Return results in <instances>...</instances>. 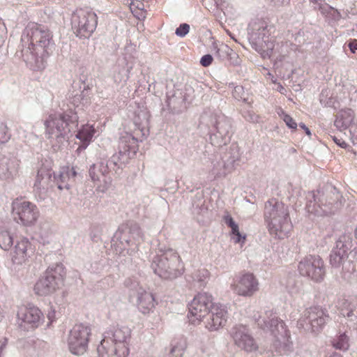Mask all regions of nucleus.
Wrapping results in <instances>:
<instances>
[{
  "label": "nucleus",
  "mask_w": 357,
  "mask_h": 357,
  "mask_svg": "<svg viewBox=\"0 0 357 357\" xmlns=\"http://www.w3.org/2000/svg\"><path fill=\"white\" fill-rule=\"evenodd\" d=\"M134 123L136 127L134 135L124 132L120 137L118 153L113 154L109 160H100L89 167V175L91 181L102 192H105L111 186L112 182L111 174L119 175L121 169V164L128 162L129 159L136 154L138 150V142L142 141L139 139V135L142 137L146 135V130L141 122H138L135 119Z\"/></svg>",
  "instance_id": "nucleus-1"
},
{
  "label": "nucleus",
  "mask_w": 357,
  "mask_h": 357,
  "mask_svg": "<svg viewBox=\"0 0 357 357\" xmlns=\"http://www.w3.org/2000/svg\"><path fill=\"white\" fill-rule=\"evenodd\" d=\"M21 43L24 62L33 70L44 69L54 49L51 31L42 25L29 23L22 34Z\"/></svg>",
  "instance_id": "nucleus-2"
},
{
  "label": "nucleus",
  "mask_w": 357,
  "mask_h": 357,
  "mask_svg": "<svg viewBox=\"0 0 357 357\" xmlns=\"http://www.w3.org/2000/svg\"><path fill=\"white\" fill-rule=\"evenodd\" d=\"M190 314L195 320L203 321L210 331H215L225 326L227 319L226 307L213 302L211 294L202 292L196 295L188 305Z\"/></svg>",
  "instance_id": "nucleus-3"
},
{
  "label": "nucleus",
  "mask_w": 357,
  "mask_h": 357,
  "mask_svg": "<svg viewBox=\"0 0 357 357\" xmlns=\"http://www.w3.org/2000/svg\"><path fill=\"white\" fill-rule=\"evenodd\" d=\"M252 319L260 328L269 331L273 335V347L278 354H287L292 350L290 332L275 311L266 310L263 314L255 312Z\"/></svg>",
  "instance_id": "nucleus-4"
},
{
  "label": "nucleus",
  "mask_w": 357,
  "mask_h": 357,
  "mask_svg": "<svg viewBox=\"0 0 357 357\" xmlns=\"http://www.w3.org/2000/svg\"><path fill=\"white\" fill-rule=\"evenodd\" d=\"M306 210L317 216L335 214L342 206V196L331 184L325 185L317 192L312 191L306 196Z\"/></svg>",
  "instance_id": "nucleus-5"
},
{
  "label": "nucleus",
  "mask_w": 357,
  "mask_h": 357,
  "mask_svg": "<svg viewBox=\"0 0 357 357\" xmlns=\"http://www.w3.org/2000/svg\"><path fill=\"white\" fill-rule=\"evenodd\" d=\"M264 218L271 234L278 238H284L292 228L287 207L275 199L265 203Z\"/></svg>",
  "instance_id": "nucleus-6"
},
{
  "label": "nucleus",
  "mask_w": 357,
  "mask_h": 357,
  "mask_svg": "<svg viewBox=\"0 0 357 357\" xmlns=\"http://www.w3.org/2000/svg\"><path fill=\"white\" fill-rule=\"evenodd\" d=\"M130 333L127 326L114 328L105 332L97 348L99 357H127L129 354L127 340Z\"/></svg>",
  "instance_id": "nucleus-7"
},
{
  "label": "nucleus",
  "mask_w": 357,
  "mask_h": 357,
  "mask_svg": "<svg viewBox=\"0 0 357 357\" xmlns=\"http://www.w3.org/2000/svg\"><path fill=\"white\" fill-rule=\"evenodd\" d=\"M201 123L208 127L209 139L212 145L222 146L229 142L231 123L224 114H204L201 116Z\"/></svg>",
  "instance_id": "nucleus-8"
},
{
  "label": "nucleus",
  "mask_w": 357,
  "mask_h": 357,
  "mask_svg": "<svg viewBox=\"0 0 357 357\" xmlns=\"http://www.w3.org/2000/svg\"><path fill=\"white\" fill-rule=\"evenodd\" d=\"M78 119L77 112L73 109L50 114L44 123L48 138L53 135L57 138L68 137V135L77 128Z\"/></svg>",
  "instance_id": "nucleus-9"
},
{
  "label": "nucleus",
  "mask_w": 357,
  "mask_h": 357,
  "mask_svg": "<svg viewBox=\"0 0 357 357\" xmlns=\"http://www.w3.org/2000/svg\"><path fill=\"white\" fill-rule=\"evenodd\" d=\"M151 267L160 278L173 280L183 272V266L179 255L173 250H168L161 255H155L152 260Z\"/></svg>",
  "instance_id": "nucleus-10"
},
{
  "label": "nucleus",
  "mask_w": 357,
  "mask_h": 357,
  "mask_svg": "<svg viewBox=\"0 0 357 357\" xmlns=\"http://www.w3.org/2000/svg\"><path fill=\"white\" fill-rule=\"evenodd\" d=\"M273 26L262 19L252 21L248 26V40L252 47L260 54L272 53L275 47L271 37Z\"/></svg>",
  "instance_id": "nucleus-11"
},
{
  "label": "nucleus",
  "mask_w": 357,
  "mask_h": 357,
  "mask_svg": "<svg viewBox=\"0 0 357 357\" xmlns=\"http://www.w3.org/2000/svg\"><path fill=\"white\" fill-rule=\"evenodd\" d=\"M65 275L62 264L49 267L45 275L38 280L34 286L35 293L39 296H47L54 293L62 284Z\"/></svg>",
  "instance_id": "nucleus-12"
},
{
  "label": "nucleus",
  "mask_w": 357,
  "mask_h": 357,
  "mask_svg": "<svg viewBox=\"0 0 357 357\" xmlns=\"http://www.w3.org/2000/svg\"><path fill=\"white\" fill-rule=\"evenodd\" d=\"M125 287L129 290L130 298H135L138 310L143 314L149 313L155 307L153 294L142 287L135 278H128L124 281Z\"/></svg>",
  "instance_id": "nucleus-13"
},
{
  "label": "nucleus",
  "mask_w": 357,
  "mask_h": 357,
  "mask_svg": "<svg viewBox=\"0 0 357 357\" xmlns=\"http://www.w3.org/2000/svg\"><path fill=\"white\" fill-rule=\"evenodd\" d=\"M34 252V247L28 238L23 237L17 240L10 252L9 268L11 271L18 273L24 269Z\"/></svg>",
  "instance_id": "nucleus-14"
},
{
  "label": "nucleus",
  "mask_w": 357,
  "mask_h": 357,
  "mask_svg": "<svg viewBox=\"0 0 357 357\" xmlns=\"http://www.w3.org/2000/svg\"><path fill=\"white\" fill-rule=\"evenodd\" d=\"M98 16L90 9H79L73 16V29L79 38H89L95 31Z\"/></svg>",
  "instance_id": "nucleus-15"
},
{
  "label": "nucleus",
  "mask_w": 357,
  "mask_h": 357,
  "mask_svg": "<svg viewBox=\"0 0 357 357\" xmlns=\"http://www.w3.org/2000/svg\"><path fill=\"white\" fill-rule=\"evenodd\" d=\"M329 319L327 312L318 306L307 308L298 321V327L306 331L319 333Z\"/></svg>",
  "instance_id": "nucleus-16"
},
{
  "label": "nucleus",
  "mask_w": 357,
  "mask_h": 357,
  "mask_svg": "<svg viewBox=\"0 0 357 357\" xmlns=\"http://www.w3.org/2000/svg\"><path fill=\"white\" fill-rule=\"evenodd\" d=\"M301 275L315 282H321L325 276L324 262L318 255H308L302 259L298 265Z\"/></svg>",
  "instance_id": "nucleus-17"
},
{
  "label": "nucleus",
  "mask_w": 357,
  "mask_h": 357,
  "mask_svg": "<svg viewBox=\"0 0 357 357\" xmlns=\"http://www.w3.org/2000/svg\"><path fill=\"white\" fill-rule=\"evenodd\" d=\"M12 215L18 224L29 227L33 225L39 216V211L33 203L15 200L12 204Z\"/></svg>",
  "instance_id": "nucleus-18"
},
{
  "label": "nucleus",
  "mask_w": 357,
  "mask_h": 357,
  "mask_svg": "<svg viewBox=\"0 0 357 357\" xmlns=\"http://www.w3.org/2000/svg\"><path fill=\"white\" fill-rule=\"evenodd\" d=\"M91 328L83 324H76L70 332L68 342L70 352L75 355H82L86 351Z\"/></svg>",
  "instance_id": "nucleus-19"
},
{
  "label": "nucleus",
  "mask_w": 357,
  "mask_h": 357,
  "mask_svg": "<svg viewBox=\"0 0 357 357\" xmlns=\"http://www.w3.org/2000/svg\"><path fill=\"white\" fill-rule=\"evenodd\" d=\"M128 235H131L133 240L134 247L132 248V252L137 250L138 245L143 241V234L139 225L134 222H129L126 224L121 225L114 234V238L123 244L124 242H128Z\"/></svg>",
  "instance_id": "nucleus-20"
},
{
  "label": "nucleus",
  "mask_w": 357,
  "mask_h": 357,
  "mask_svg": "<svg viewBox=\"0 0 357 357\" xmlns=\"http://www.w3.org/2000/svg\"><path fill=\"white\" fill-rule=\"evenodd\" d=\"M231 333L234 342L238 347L247 352H252L257 349L258 346L245 326H235L232 328Z\"/></svg>",
  "instance_id": "nucleus-21"
},
{
  "label": "nucleus",
  "mask_w": 357,
  "mask_h": 357,
  "mask_svg": "<svg viewBox=\"0 0 357 357\" xmlns=\"http://www.w3.org/2000/svg\"><path fill=\"white\" fill-rule=\"evenodd\" d=\"M240 149L237 145H231L222 156L223 170L215 168L213 172L219 176H226L234 170L240 165L241 162Z\"/></svg>",
  "instance_id": "nucleus-22"
},
{
  "label": "nucleus",
  "mask_w": 357,
  "mask_h": 357,
  "mask_svg": "<svg viewBox=\"0 0 357 357\" xmlns=\"http://www.w3.org/2000/svg\"><path fill=\"white\" fill-rule=\"evenodd\" d=\"M17 316L19 319L30 325L31 328L38 327L43 320L41 310L32 304L20 307Z\"/></svg>",
  "instance_id": "nucleus-23"
},
{
  "label": "nucleus",
  "mask_w": 357,
  "mask_h": 357,
  "mask_svg": "<svg viewBox=\"0 0 357 357\" xmlns=\"http://www.w3.org/2000/svg\"><path fill=\"white\" fill-rule=\"evenodd\" d=\"M258 281L251 273L243 275L234 285L233 290L238 295L250 296L258 290Z\"/></svg>",
  "instance_id": "nucleus-24"
},
{
  "label": "nucleus",
  "mask_w": 357,
  "mask_h": 357,
  "mask_svg": "<svg viewBox=\"0 0 357 357\" xmlns=\"http://www.w3.org/2000/svg\"><path fill=\"white\" fill-rule=\"evenodd\" d=\"M79 174L74 167L64 166L60 169L58 176L54 175V180L59 190H69L75 183Z\"/></svg>",
  "instance_id": "nucleus-25"
},
{
  "label": "nucleus",
  "mask_w": 357,
  "mask_h": 357,
  "mask_svg": "<svg viewBox=\"0 0 357 357\" xmlns=\"http://www.w3.org/2000/svg\"><path fill=\"white\" fill-rule=\"evenodd\" d=\"M54 175L55 174L51 169L45 167L39 169L33 186L34 190L45 194L52 186V183H55Z\"/></svg>",
  "instance_id": "nucleus-26"
},
{
  "label": "nucleus",
  "mask_w": 357,
  "mask_h": 357,
  "mask_svg": "<svg viewBox=\"0 0 357 357\" xmlns=\"http://www.w3.org/2000/svg\"><path fill=\"white\" fill-rule=\"evenodd\" d=\"M18 161L7 157L0 158V179L12 180L17 174Z\"/></svg>",
  "instance_id": "nucleus-27"
},
{
  "label": "nucleus",
  "mask_w": 357,
  "mask_h": 357,
  "mask_svg": "<svg viewBox=\"0 0 357 357\" xmlns=\"http://www.w3.org/2000/svg\"><path fill=\"white\" fill-rule=\"evenodd\" d=\"M340 314L347 319V326L350 328L357 329V304L344 303L341 309Z\"/></svg>",
  "instance_id": "nucleus-28"
},
{
  "label": "nucleus",
  "mask_w": 357,
  "mask_h": 357,
  "mask_svg": "<svg viewBox=\"0 0 357 357\" xmlns=\"http://www.w3.org/2000/svg\"><path fill=\"white\" fill-rule=\"evenodd\" d=\"M354 119V112L351 109H342L337 114L334 125L340 130H344L349 127Z\"/></svg>",
  "instance_id": "nucleus-29"
},
{
  "label": "nucleus",
  "mask_w": 357,
  "mask_h": 357,
  "mask_svg": "<svg viewBox=\"0 0 357 357\" xmlns=\"http://www.w3.org/2000/svg\"><path fill=\"white\" fill-rule=\"evenodd\" d=\"M95 129L92 126L88 124L82 126V128L77 131L76 134V138L79 139L82 144L79 146L77 151L84 150L89 146L91 141L94 134Z\"/></svg>",
  "instance_id": "nucleus-30"
},
{
  "label": "nucleus",
  "mask_w": 357,
  "mask_h": 357,
  "mask_svg": "<svg viewBox=\"0 0 357 357\" xmlns=\"http://www.w3.org/2000/svg\"><path fill=\"white\" fill-rule=\"evenodd\" d=\"M351 244L352 243L349 236L342 235L337 240L335 246L332 251L337 252L340 257L347 259L349 252L351 248Z\"/></svg>",
  "instance_id": "nucleus-31"
},
{
  "label": "nucleus",
  "mask_w": 357,
  "mask_h": 357,
  "mask_svg": "<svg viewBox=\"0 0 357 357\" xmlns=\"http://www.w3.org/2000/svg\"><path fill=\"white\" fill-rule=\"evenodd\" d=\"M213 47L215 50V56L220 61L231 59L236 56V52L226 44L221 43L219 45L213 44Z\"/></svg>",
  "instance_id": "nucleus-32"
},
{
  "label": "nucleus",
  "mask_w": 357,
  "mask_h": 357,
  "mask_svg": "<svg viewBox=\"0 0 357 357\" xmlns=\"http://www.w3.org/2000/svg\"><path fill=\"white\" fill-rule=\"evenodd\" d=\"M208 276L209 273L206 268L195 270L191 275L195 285H197L199 288L203 287L206 284Z\"/></svg>",
  "instance_id": "nucleus-33"
},
{
  "label": "nucleus",
  "mask_w": 357,
  "mask_h": 357,
  "mask_svg": "<svg viewBox=\"0 0 357 357\" xmlns=\"http://www.w3.org/2000/svg\"><path fill=\"white\" fill-rule=\"evenodd\" d=\"M319 10L322 15L333 22H337L342 17L340 13L337 10L327 4L319 5Z\"/></svg>",
  "instance_id": "nucleus-34"
},
{
  "label": "nucleus",
  "mask_w": 357,
  "mask_h": 357,
  "mask_svg": "<svg viewBox=\"0 0 357 357\" xmlns=\"http://www.w3.org/2000/svg\"><path fill=\"white\" fill-rule=\"evenodd\" d=\"M302 285V282L300 280L294 276H291L287 280L286 288L289 294L294 295L301 291Z\"/></svg>",
  "instance_id": "nucleus-35"
},
{
  "label": "nucleus",
  "mask_w": 357,
  "mask_h": 357,
  "mask_svg": "<svg viewBox=\"0 0 357 357\" xmlns=\"http://www.w3.org/2000/svg\"><path fill=\"white\" fill-rule=\"evenodd\" d=\"M14 239L13 234L8 231L0 232V248L4 250H9L13 245Z\"/></svg>",
  "instance_id": "nucleus-36"
},
{
  "label": "nucleus",
  "mask_w": 357,
  "mask_h": 357,
  "mask_svg": "<svg viewBox=\"0 0 357 357\" xmlns=\"http://www.w3.org/2000/svg\"><path fill=\"white\" fill-rule=\"evenodd\" d=\"M332 345L336 349L347 350L349 347L348 336L344 333L340 334L333 340Z\"/></svg>",
  "instance_id": "nucleus-37"
},
{
  "label": "nucleus",
  "mask_w": 357,
  "mask_h": 357,
  "mask_svg": "<svg viewBox=\"0 0 357 357\" xmlns=\"http://www.w3.org/2000/svg\"><path fill=\"white\" fill-rule=\"evenodd\" d=\"M196 198L197 200H195L192 203L193 213L197 215H204L208 211L205 201L201 195L197 196Z\"/></svg>",
  "instance_id": "nucleus-38"
},
{
  "label": "nucleus",
  "mask_w": 357,
  "mask_h": 357,
  "mask_svg": "<svg viewBox=\"0 0 357 357\" xmlns=\"http://www.w3.org/2000/svg\"><path fill=\"white\" fill-rule=\"evenodd\" d=\"M347 259L340 257L337 252L331 251L330 255V264L333 268H340Z\"/></svg>",
  "instance_id": "nucleus-39"
},
{
  "label": "nucleus",
  "mask_w": 357,
  "mask_h": 357,
  "mask_svg": "<svg viewBox=\"0 0 357 357\" xmlns=\"http://www.w3.org/2000/svg\"><path fill=\"white\" fill-rule=\"evenodd\" d=\"M11 135L6 123H0V145L6 144L10 139Z\"/></svg>",
  "instance_id": "nucleus-40"
},
{
  "label": "nucleus",
  "mask_w": 357,
  "mask_h": 357,
  "mask_svg": "<svg viewBox=\"0 0 357 357\" xmlns=\"http://www.w3.org/2000/svg\"><path fill=\"white\" fill-rule=\"evenodd\" d=\"M182 97L177 98V97L174 95L172 97L167 98V105L170 109L174 112H176L178 108V104L183 102Z\"/></svg>",
  "instance_id": "nucleus-41"
},
{
  "label": "nucleus",
  "mask_w": 357,
  "mask_h": 357,
  "mask_svg": "<svg viewBox=\"0 0 357 357\" xmlns=\"http://www.w3.org/2000/svg\"><path fill=\"white\" fill-rule=\"evenodd\" d=\"M183 355V349L181 347L173 346L162 357H182Z\"/></svg>",
  "instance_id": "nucleus-42"
},
{
  "label": "nucleus",
  "mask_w": 357,
  "mask_h": 357,
  "mask_svg": "<svg viewBox=\"0 0 357 357\" xmlns=\"http://www.w3.org/2000/svg\"><path fill=\"white\" fill-rule=\"evenodd\" d=\"M190 31V25L187 23H183L179 25L178 28H176L175 31V34L177 36L181 38L185 37Z\"/></svg>",
  "instance_id": "nucleus-43"
},
{
  "label": "nucleus",
  "mask_w": 357,
  "mask_h": 357,
  "mask_svg": "<svg viewBox=\"0 0 357 357\" xmlns=\"http://www.w3.org/2000/svg\"><path fill=\"white\" fill-rule=\"evenodd\" d=\"M280 116L289 128L296 129L297 123L289 114L282 111V114Z\"/></svg>",
  "instance_id": "nucleus-44"
},
{
  "label": "nucleus",
  "mask_w": 357,
  "mask_h": 357,
  "mask_svg": "<svg viewBox=\"0 0 357 357\" xmlns=\"http://www.w3.org/2000/svg\"><path fill=\"white\" fill-rule=\"evenodd\" d=\"M243 116L245 119V120H247L250 122H252V123L258 122L259 116L252 111H250V110L245 111L243 112Z\"/></svg>",
  "instance_id": "nucleus-45"
},
{
  "label": "nucleus",
  "mask_w": 357,
  "mask_h": 357,
  "mask_svg": "<svg viewBox=\"0 0 357 357\" xmlns=\"http://www.w3.org/2000/svg\"><path fill=\"white\" fill-rule=\"evenodd\" d=\"M231 233L234 234L236 238H234L235 243H240L242 238V236L239 232L238 225L236 223L231 227Z\"/></svg>",
  "instance_id": "nucleus-46"
},
{
  "label": "nucleus",
  "mask_w": 357,
  "mask_h": 357,
  "mask_svg": "<svg viewBox=\"0 0 357 357\" xmlns=\"http://www.w3.org/2000/svg\"><path fill=\"white\" fill-rule=\"evenodd\" d=\"M213 61V56L211 54L204 55L200 60V63L204 67L209 66Z\"/></svg>",
  "instance_id": "nucleus-47"
},
{
  "label": "nucleus",
  "mask_w": 357,
  "mask_h": 357,
  "mask_svg": "<svg viewBox=\"0 0 357 357\" xmlns=\"http://www.w3.org/2000/svg\"><path fill=\"white\" fill-rule=\"evenodd\" d=\"M244 93L243 88L241 86H237L234 88L233 91V96L236 99H244L245 98L243 96V93Z\"/></svg>",
  "instance_id": "nucleus-48"
},
{
  "label": "nucleus",
  "mask_w": 357,
  "mask_h": 357,
  "mask_svg": "<svg viewBox=\"0 0 357 357\" xmlns=\"http://www.w3.org/2000/svg\"><path fill=\"white\" fill-rule=\"evenodd\" d=\"M215 167L223 170V163H222V158H221V160L216 161L215 162H213V167L211 169V172L214 176L215 178V177H223L224 176H219V175L215 174L213 172V170L215 169Z\"/></svg>",
  "instance_id": "nucleus-49"
},
{
  "label": "nucleus",
  "mask_w": 357,
  "mask_h": 357,
  "mask_svg": "<svg viewBox=\"0 0 357 357\" xmlns=\"http://www.w3.org/2000/svg\"><path fill=\"white\" fill-rule=\"evenodd\" d=\"M271 4L275 7H280L289 3L290 0H268Z\"/></svg>",
  "instance_id": "nucleus-50"
},
{
  "label": "nucleus",
  "mask_w": 357,
  "mask_h": 357,
  "mask_svg": "<svg viewBox=\"0 0 357 357\" xmlns=\"http://www.w3.org/2000/svg\"><path fill=\"white\" fill-rule=\"evenodd\" d=\"M223 219L225 223L230 228L236 224L232 217L229 214L225 215Z\"/></svg>",
  "instance_id": "nucleus-51"
},
{
  "label": "nucleus",
  "mask_w": 357,
  "mask_h": 357,
  "mask_svg": "<svg viewBox=\"0 0 357 357\" xmlns=\"http://www.w3.org/2000/svg\"><path fill=\"white\" fill-rule=\"evenodd\" d=\"M131 70H132V67H128V68H127L126 69L123 68V69L121 70V73H125V75H124V77H123L120 78L119 81V82L123 81V82H126L129 79V77H130V76H129V74H130V73Z\"/></svg>",
  "instance_id": "nucleus-52"
},
{
  "label": "nucleus",
  "mask_w": 357,
  "mask_h": 357,
  "mask_svg": "<svg viewBox=\"0 0 357 357\" xmlns=\"http://www.w3.org/2000/svg\"><path fill=\"white\" fill-rule=\"evenodd\" d=\"M332 138H333V141L340 147H342V148L347 147V143L342 139H339L336 136H333Z\"/></svg>",
  "instance_id": "nucleus-53"
},
{
  "label": "nucleus",
  "mask_w": 357,
  "mask_h": 357,
  "mask_svg": "<svg viewBox=\"0 0 357 357\" xmlns=\"http://www.w3.org/2000/svg\"><path fill=\"white\" fill-rule=\"evenodd\" d=\"M128 242H124L123 244H121L124 248H128L132 250V248L134 247L133 240L132 238L131 235H128Z\"/></svg>",
  "instance_id": "nucleus-54"
},
{
  "label": "nucleus",
  "mask_w": 357,
  "mask_h": 357,
  "mask_svg": "<svg viewBox=\"0 0 357 357\" xmlns=\"http://www.w3.org/2000/svg\"><path fill=\"white\" fill-rule=\"evenodd\" d=\"M348 46H349L351 52H352L353 53H355L356 50H357V40H356V39L351 40L349 43Z\"/></svg>",
  "instance_id": "nucleus-55"
},
{
  "label": "nucleus",
  "mask_w": 357,
  "mask_h": 357,
  "mask_svg": "<svg viewBox=\"0 0 357 357\" xmlns=\"http://www.w3.org/2000/svg\"><path fill=\"white\" fill-rule=\"evenodd\" d=\"M299 126L303 129L305 132V133L308 135V136H310L311 135V132L310 130V129L303 123H299Z\"/></svg>",
  "instance_id": "nucleus-56"
},
{
  "label": "nucleus",
  "mask_w": 357,
  "mask_h": 357,
  "mask_svg": "<svg viewBox=\"0 0 357 357\" xmlns=\"http://www.w3.org/2000/svg\"><path fill=\"white\" fill-rule=\"evenodd\" d=\"M311 3H312L314 4V9H318L319 10V5H323L320 1L321 0H310Z\"/></svg>",
  "instance_id": "nucleus-57"
},
{
  "label": "nucleus",
  "mask_w": 357,
  "mask_h": 357,
  "mask_svg": "<svg viewBox=\"0 0 357 357\" xmlns=\"http://www.w3.org/2000/svg\"><path fill=\"white\" fill-rule=\"evenodd\" d=\"M82 82L84 84V89H83L82 93H84L85 91H87V90L90 89L89 84H86V81L85 80H82Z\"/></svg>",
  "instance_id": "nucleus-58"
},
{
  "label": "nucleus",
  "mask_w": 357,
  "mask_h": 357,
  "mask_svg": "<svg viewBox=\"0 0 357 357\" xmlns=\"http://www.w3.org/2000/svg\"><path fill=\"white\" fill-rule=\"evenodd\" d=\"M47 317L51 321H52L53 319L54 318V311L52 312H49L47 314Z\"/></svg>",
  "instance_id": "nucleus-59"
},
{
  "label": "nucleus",
  "mask_w": 357,
  "mask_h": 357,
  "mask_svg": "<svg viewBox=\"0 0 357 357\" xmlns=\"http://www.w3.org/2000/svg\"><path fill=\"white\" fill-rule=\"evenodd\" d=\"M351 139H352V142H353L354 145L357 144V135L355 136L354 135H352Z\"/></svg>",
  "instance_id": "nucleus-60"
},
{
  "label": "nucleus",
  "mask_w": 357,
  "mask_h": 357,
  "mask_svg": "<svg viewBox=\"0 0 357 357\" xmlns=\"http://www.w3.org/2000/svg\"><path fill=\"white\" fill-rule=\"evenodd\" d=\"M322 96H323V92L321 93V97H320V102H321V103H322V102H323V99H322V98H321V97H322Z\"/></svg>",
  "instance_id": "nucleus-61"
},
{
  "label": "nucleus",
  "mask_w": 357,
  "mask_h": 357,
  "mask_svg": "<svg viewBox=\"0 0 357 357\" xmlns=\"http://www.w3.org/2000/svg\"><path fill=\"white\" fill-rule=\"evenodd\" d=\"M230 37H231L233 40H234L236 42H237V40H236L234 36H232L231 35H230Z\"/></svg>",
  "instance_id": "nucleus-62"
},
{
  "label": "nucleus",
  "mask_w": 357,
  "mask_h": 357,
  "mask_svg": "<svg viewBox=\"0 0 357 357\" xmlns=\"http://www.w3.org/2000/svg\"><path fill=\"white\" fill-rule=\"evenodd\" d=\"M282 89H284L283 86H281V89L280 90V92H282Z\"/></svg>",
  "instance_id": "nucleus-63"
},
{
  "label": "nucleus",
  "mask_w": 357,
  "mask_h": 357,
  "mask_svg": "<svg viewBox=\"0 0 357 357\" xmlns=\"http://www.w3.org/2000/svg\"><path fill=\"white\" fill-rule=\"evenodd\" d=\"M282 89H284L283 86H281V89L280 90V92H282Z\"/></svg>",
  "instance_id": "nucleus-64"
}]
</instances>
